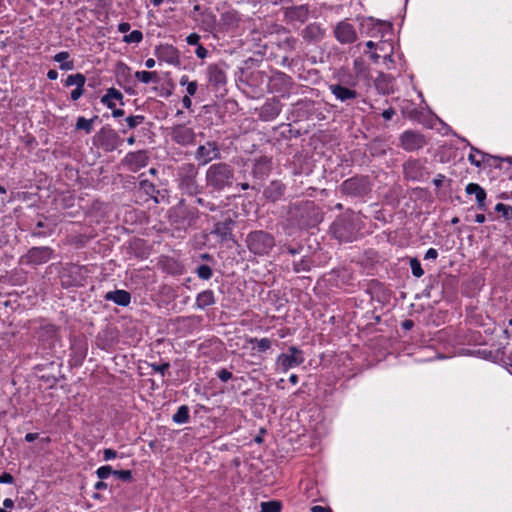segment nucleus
I'll return each instance as SVG.
<instances>
[{
	"label": "nucleus",
	"instance_id": "obj_1",
	"mask_svg": "<svg viewBox=\"0 0 512 512\" xmlns=\"http://www.w3.org/2000/svg\"><path fill=\"white\" fill-rule=\"evenodd\" d=\"M358 79L350 72L340 71L334 76V81L328 84V89L334 98L346 106L357 103L361 93L357 90Z\"/></svg>",
	"mask_w": 512,
	"mask_h": 512
},
{
	"label": "nucleus",
	"instance_id": "obj_2",
	"mask_svg": "<svg viewBox=\"0 0 512 512\" xmlns=\"http://www.w3.org/2000/svg\"><path fill=\"white\" fill-rule=\"evenodd\" d=\"M235 182V169L226 162L211 164L205 172L206 188L212 193L231 189Z\"/></svg>",
	"mask_w": 512,
	"mask_h": 512
},
{
	"label": "nucleus",
	"instance_id": "obj_3",
	"mask_svg": "<svg viewBox=\"0 0 512 512\" xmlns=\"http://www.w3.org/2000/svg\"><path fill=\"white\" fill-rule=\"evenodd\" d=\"M362 229V222L354 213L338 216L330 226V233L339 242H353Z\"/></svg>",
	"mask_w": 512,
	"mask_h": 512
},
{
	"label": "nucleus",
	"instance_id": "obj_4",
	"mask_svg": "<svg viewBox=\"0 0 512 512\" xmlns=\"http://www.w3.org/2000/svg\"><path fill=\"white\" fill-rule=\"evenodd\" d=\"M289 216L301 228L313 227L322 218L319 210L313 201H300L290 205Z\"/></svg>",
	"mask_w": 512,
	"mask_h": 512
},
{
	"label": "nucleus",
	"instance_id": "obj_5",
	"mask_svg": "<svg viewBox=\"0 0 512 512\" xmlns=\"http://www.w3.org/2000/svg\"><path fill=\"white\" fill-rule=\"evenodd\" d=\"M373 189V182L369 175L356 174L344 180L338 187V191L352 199H364Z\"/></svg>",
	"mask_w": 512,
	"mask_h": 512
},
{
	"label": "nucleus",
	"instance_id": "obj_6",
	"mask_svg": "<svg viewBox=\"0 0 512 512\" xmlns=\"http://www.w3.org/2000/svg\"><path fill=\"white\" fill-rule=\"evenodd\" d=\"M198 174V167L191 162L183 163L177 168L176 181L183 194L195 196L202 191L197 181Z\"/></svg>",
	"mask_w": 512,
	"mask_h": 512
},
{
	"label": "nucleus",
	"instance_id": "obj_7",
	"mask_svg": "<svg viewBox=\"0 0 512 512\" xmlns=\"http://www.w3.org/2000/svg\"><path fill=\"white\" fill-rule=\"evenodd\" d=\"M248 250L256 256L269 255L275 246L274 236L264 230L251 231L246 236Z\"/></svg>",
	"mask_w": 512,
	"mask_h": 512
},
{
	"label": "nucleus",
	"instance_id": "obj_8",
	"mask_svg": "<svg viewBox=\"0 0 512 512\" xmlns=\"http://www.w3.org/2000/svg\"><path fill=\"white\" fill-rule=\"evenodd\" d=\"M62 362L60 359L45 360L34 366V371L37 373L38 378L45 382L49 388H54L61 379H65L62 373Z\"/></svg>",
	"mask_w": 512,
	"mask_h": 512
},
{
	"label": "nucleus",
	"instance_id": "obj_9",
	"mask_svg": "<svg viewBox=\"0 0 512 512\" xmlns=\"http://www.w3.org/2000/svg\"><path fill=\"white\" fill-rule=\"evenodd\" d=\"M93 144L106 153H110L122 146L124 140L120 137V132L114 130L109 125L103 126L95 133L92 138Z\"/></svg>",
	"mask_w": 512,
	"mask_h": 512
},
{
	"label": "nucleus",
	"instance_id": "obj_10",
	"mask_svg": "<svg viewBox=\"0 0 512 512\" xmlns=\"http://www.w3.org/2000/svg\"><path fill=\"white\" fill-rule=\"evenodd\" d=\"M236 227L235 214L226 211L222 213L220 220L214 223L210 234L214 235L220 244L236 242L233 230Z\"/></svg>",
	"mask_w": 512,
	"mask_h": 512
},
{
	"label": "nucleus",
	"instance_id": "obj_11",
	"mask_svg": "<svg viewBox=\"0 0 512 512\" xmlns=\"http://www.w3.org/2000/svg\"><path fill=\"white\" fill-rule=\"evenodd\" d=\"M193 157L198 166H205L212 161L220 160L222 158L221 145L216 140H206L198 145Z\"/></svg>",
	"mask_w": 512,
	"mask_h": 512
},
{
	"label": "nucleus",
	"instance_id": "obj_12",
	"mask_svg": "<svg viewBox=\"0 0 512 512\" xmlns=\"http://www.w3.org/2000/svg\"><path fill=\"white\" fill-rule=\"evenodd\" d=\"M225 63H213L209 64L206 68V78L208 87L215 93L225 90L227 84V75L225 71Z\"/></svg>",
	"mask_w": 512,
	"mask_h": 512
},
{
	"label": "nucleus",
	"instance_id": "obj_13",
	"mask_svg": "<svg viewBox=\"0 0 512 512\" xmlns=\"http://www.w3.org/2000/svg\"><path fill=\"white\" fill-rule=\"evenodd\" d=\"M426 163V158H409L406 160L402 165L404 178L414 182L427 178L429 172L427 171Z\"/></svg>",
	"mask_w": 512,
	"mask_h": 512
},
{
	"label": "nucleus",
	"instance_id": "obj_14",
	"mask_svg": "<svg viewBox=\"0 0 512 512\" xmlns=\"http://www.w3.org/2000/svg\"><path fill=\"white\" fill-rule=\"evenodd\" d=\"M82 270V267L75 264L66 265L59 275L61 286L64 289L83 286L85 282V275Z\"/></svg>",
	"mask_w": 512,
	"mask_h": 512
},
{
	"label": "nucleus",
	"instance_id": "obj_15",
	"mask_svg": "<svg viewBox=\"0 0 512 512\" xmlns=\"http://www.w3.org/2000/svg\"><path fill=\"white\" fill-rule=\"evenodd\" d=\"M272 171V159L267 156H260L251 161L249 175L259 186L268 178Z\"/></svg>",
	"mask_w": 512,
	"mask_h": 512
},
{
	"label": "nucleus",
	"instance_id": "obj_16",
	"mask_svg": "<svg viewBox=\"0 0 512 512\" xmlns=\"http://www.w3.org/2000/svg\"><path fill=\"white\" fill-rule=\"evenodd\" d=\"M53 249L48 246L32 247L21 257V262L35 267L47 263L53 256Z\"/></svg>",
	"mask_w": 512,
	"mask_h": 512
},
{
	"label": "nucleus",
	"instance_id": "obj_17",
	"mask_svg": "<svg viewBox=\"0 0 512 512\" xmlns=\"http://www.w3.org/2000/svg\"><path fill=\"white\" fill-rule=\"evenodd\" d=\"M400 147L407 152L422 149L427 144L425 135L416 130H405L399 137Z\"/></svg>",
	"mask_w": 512,
	"mask_h": 512
},
{
	"label": "nucleus",
	"instance_id": "obj_18",
	"mask_svg": "<svg viewBox=\"0 0 512 512\" xmlns=\"http://www.w3.org/2000/svg\"><path fill=\"white\" fill-rule=\"evenodd\" d=\"M171 140L180 146L194 145L197 134L192 127L186 124H177L170 128L169 132Z\"/></svg>",
	"mask_w": 512,
	"mask_h": 512
},
{
	"label": "nucleus",
	"instance_id": "obj_19",
	"mask_svg": "<svg viewBox=\"0 0 512 512\" xmlns=\"http://www.w3.org/2000/svg\"><path fill=\"white\" fill-rule=\"evenodd\" d=\"M305 361L303 351L296 346H290L287 353H281L276 360V364L284 372L290 368L301 365Z\"/></svg>",
	"mask_w": 512,
	"mask_h": 512
},
{
	"label": "nucleus",
	"instance_id": "obj_20",
	"mask_svg": "<svg viewBox=\"0 0 512 512\" xmlns=\"http://www.w3.org/2000/svg\"><path fill=\"white\" fill-rule=\"evenodd\" d=\"M310 15V9L308 4H300L284 7L283 20L287 24L305 23Z\"/></svg>",
	"mask_w": 512,
	"mask_h": 512
},
{
	"label": "nucleus",
	"instance_id": "obj_21",
	"mask_svg": "<svg viewBox=\"0 0 512 512\" xmlns=\"http://www.w3.org/2000/svg\"><path fill=\"white\" fill-rule=\"evenodd\" d=\"M333 34L341 44H352L358 39L354 26L347 20L338 22L333 29Z\"/></svg>",
	"mask_w": 512,
	"mask_h": 512
},
{
	"label": "nucleus",
	"instance_id": "obj_22",
	"mask_svg": "<svg viewBox=\"0 0 512 512\" xmlns=\"http://www.w3.org/2000/svg\"><path fill=\"white\" fill-rule=\"evenodd\" d=\"M154 55L159 61H163L171 65L180 64L179 51L173 45L161 44L156 46L154 49Z\"/></svg>",
	"mask_w": 512,
	"mask_h": 512
},
{
	"label": "nucleus",
	"instance_id": "obj_23",
	"mask_svg": "<svg viewBox=\"0 0 512 512\" xmlns=\"http://www.w3.org/2000/svg\"><path fill=\"white\" fill-rule=\"evenodd\" d=\"M148 162L149 156L145 150L128 152L123 159V164L132 172H136L145 167Z\"/></svg>",
	"mask_w": 512,
	"mask_h": 512
},
{
	"label": "nucleus",
	"instance_id": "obj_24",
	"mask_svg": "<svg viewBox=\"0 0 512 512\" xmlns=\"http://www.w3.org/2000/svg\"><path fill=\"white\" fill-rule=\"evenodd\" d=\"M282 110L281 102L276 98L267 99L260 107L258 117L261 121H273L279 116Z\"/></svg>",
	"mask_w": 512,
	"mask_h": 512
},
{
	"label": "nucleus",
	"instance_id": "obj_25",
	"mask_svg": "<svg viewBox=\"0 0 512 512\" xmlns=\"http://www.w3.org/2000/svg\"><path fill=\"white\" fill-rule=\"evenodd\" d=\"M292 85V78L283 72H277L270 79V91L280 93L282 96L285 93H289V91L292 88Z\"/></svg>",
	"mask_w": 512,
	"mask_h": 512
},
{
	"label": "nucleus",
	"instance_id": "obj_26",
	"mask_svg": "<svg viewBox=\"0 0 512 512\" xmlns=\"http://www.w3.org/2000/svg\"><path fill=\"white\" fill-rule=\"evenodd\" d=\"M286 192V185L281 180H272L263 190V197L272 203L280 201Z\"/></svg>",
	"mask_w": 512,
	"mask_h": 512
},
{
	"label": "nucleus",
	"instance_id": "obj_27",
	"mask_svg": "<svg viewBox=\"0 0 512 512\" xmlns=\"http://www.w3.org/2000/svg\"><path fill=\"white\" fill-rule=\"evenodd\" d=\"M325 29L320 23L313 22L305 26L300 35L302 39L307 43H319L325 37Z\"/></svg>",
	"mask_w": 512,
	"mask_h": 512
},
{
	"label": "nucleus",
	"instance_id": "obj_28",
	"mask_svg": "<svg viewBox=\"0 0 512 512\" xmlns=\"http://www.w3.org/2000/svg\"><path fill=\"white\" fill-rule=\"evenodd\" d=\"M241 22V14L237 10H228L220 15V26L225 31L235 30Z\"/></svg>",
	"mask_w": 512,
	"mask_h": 512
},
{
	"label": "nucleus",
	"instance_id": "obj_29",
	"mask_svg": "<svg viewBox=\"0 0 512 512\" xmlns=\"http://www.w3.org/2000/svg\"><path fill=\"white\" fill-rule=\"evenodd\" d=\"M176 217L182 218V228L186 229L197 222L199 215L197 209L179 205L176 208Z\"/></svg>",
	"mask_w": 512,
	"mask_h": 512
},
{
	"label": "nucleus",
	"instance_id": "obj_30",
	"mask_svg": "<svg viewBox=\"0 0 512 512\" xmlns=\"http://www.w3.org/2000/svg\"><path fill=\"white\" fill-rule=\"evenodd\" d=\"M465 191L468 195H475L477 208L481 211L487 210V193L483 187L477 183H469L466 185Z\"/></svg>",
	"mask_w": 512,
	"mask_h": 512
},
{
	"label": "nucleus",
	"instance_id": "obj_31",
	"mask_svg": "<svg viewBox=\"0 0 512 512\" xmlns=\"http://www.w3.org/2000/svg\"><path fill=\"white\" fill-rule=\"evenodd\" d=\"M104 299L106 301H112L118 306L127 307L131 303V294L126 290L116 289L113 291H108L104 295Z\"/></svg>",
	"mask_w": 512,
	"mask_h": 512
},
{
	"label": "nucleus",
	"instance_id": "obj_32",
	"mask_svg": "<svg viewBox=\"0 0 512 512\" xmlns=\"http://www.w3.org/2000/svg\"><path fill=\"white\" fill-rule=\"evenodd\" d=\"M129 253L138 259H147L150 255V249L145 240L136 238L130 242Z\"/></svg>",
	"mask_w": 512,
	"mask_h": 512
},
{
	"label": "nucleus",
	"instance_id": "obj_33",
	"mask_svg": "<svg viewBox=\"0 0 512 512\" xmlns=\"http://www.w3.org/2000/svg\"><path fill=\"white\" fill-rule=\"evenodd\" d=\"M471 150L473 152H476L482 158V163H485L490 167L501 168L500 163L502 161L511 162L510 158H501L499 156H493L475 148L474 146H471Z\"/></svg>",
	"mask_w": 512,
	"mask_h": 512
},
{
	"label": "nucleus",
	"instance_id": "obj_34",
	"mask_svg": "<svg viewBox=\"0 0 512 512\" xmlns=\"http://www.w3.org/2000/svg\"><path fill=\"white\" fill-rule=\"evenodd\" d=\"M215 304V295L211 289L204 290L196 296L195 306L198 309H205Z\"/></svg>",
	"mask_w": 512,
	"mask_h": 512
},
{
	"label": "nucleus",
	"instance_id": "obj_35",
	"mask_svg": "<svg viewBox=\"0 0 512 512\" xmlns=\"http://www.w3.org/2000/svg\"><path fill=\"white\" fill-rule=\"evenodd\" d=\"M58 335V327L54 324H44L38 331L39 340H52Z\"/></svg>",
	"mask_w": 512,
	"mask_h": 512
},
{
	"label": "nucleus",
	"instance_id": "obj_36",
	"mask_svg": "<svg viewBox=\"0 0 512 512\" xmlns=\"http://www.w3.org/2000/svg\"><path fill=\"white\" fill-rule=\"evenodd\" d=\"M70 57V54L68 51H61L54 55L53 60L55 62H58L59 68L64 71L73 70L75 65L74 61L70 60L68 61V58Z\"/></svg>",
	"mask_w": 512,
	"mask_h": 512
},
{
	"label": "nucleus",
	"instance_id": "obj_37",
	"mask_svg": "<svg viewBox=\"0 0 512 512\" xmlns=\"http://www.w3.org/2000/svg\"><path fill=\"white\" fill-rule=\"evenodd\" d=\"M116 340L113 329H106L97 335L98 346L105 349L107 346H111Z\"/></svg>",
	"mask_w": 512,
	"mask_h": 512
},
{
	"label": "nucleus",
	"instance_id": "obj_38",
	"mask_svg": "<svg viewBox=\"0 0 512 512\" xmlns=\"http://www.w3.org/2000/svg\"><path fill=\"white\" fill-rule=\"evenodd\" d=\"M145 116L144 115H129L125 118L126 126L120 128L119 132L122 134H126L129 130H133L137 128L139 125L144 123Z\"/></svg>",
	"mask_w": 512,
	"mask_h": 512
},
{
	"label": "nucleus",
	"instance_id": "obj_39",
	"mask_svg": "<svg viewBox=\"0 0 512 512\" xmlns=\"http://www.w3.org/2000/svg\"><path fill=\"white\" fill-rule=\"evenodd\" d=\"M172 420L174 423L182 425L186 424L190 420V409L187 405H181L177 411L173 414Z\"/></svg>",
	"mask_w": 512,
	"mask_h": 512
},
{
	"label": "nucleus",
	"instance_id": "obj_40",
	"mask_svg": "<svg viewBox=\"0 0 512 512\" xmlns=\"http://www.w3.org/2000/svg\"><path fill=\"white\" fill-rule=\"evenodd\" d=\"M139 189L148 195L151 199H153L155 203H159V200L156 196L159 191L156 189V186L152 182L147 179H141L139 181Z\"/></svg>",
	"mask_w": 512,
	"mask_h": 512
},
{
	"label": "nucleus",
	"instance_id": "obj_41",
	"mask_svg": "<svg viewBox=\"0 0 512 512\" xmlns=\"http://www.w3.org/2000/svg\"><path fill=\"white\" fill-rule=\"evenodd\" d=\"M99 117L95 115L91 119H86L83 116H80L76 120L75 128L76 130H83L86 134H90L93 131V124Z\"/></svg>",
	"mask_w": 512,
	"mask_h": 512
},
{
	"label": "nucleus",
	"instance_id": "obj_42",
	"mask_svg": "<svg viewBox=\"0 0 512 512\" xmlns=\"http://www.w3.org/2000/svg\"><path fill=\"white\" fill-rule=\"evenodd\" d=\"M312 266V259L308 255L301 257L299 261H293V271L295 273L308 272Z\"/></svg>",
	"mask_w": 512,
	"mask_h": 512
},
{
	"label": "nucleus",
	"instance_id": "obj_43",
	"mask_svg": "<svg viewBox=\"0 0 512 512\" xmlns=\"http://www.w3.org/2000/svg\"><path fill=\"white\" fill-rule=\"evenodd\" d=\"M249 343L252 345V348L256 350L258 353H264L271 348L272 342L268 338H251Z\"/></svg>",
	"mask_w": 512,
	"mask_h": 512
},
{
	"label": "nucleus",
	"instance_id": "obj_44",
	"mask_svg": "<svg viewBox=\"0 0 512 512\" xmlns=\"http://www.w3.org/2000/svg\"><path fill=\"white\" fill-rule=\"evenodd\" d=\"M135 78L137 80H139L140 82L144 83V84H148L150 82H158L159 80V77H158V73L155 72V71H137L135 73Z\"/></svg>",
	"mask_w": 512,
	"mask_h": 512
},
{
	"label": "nucleus",
	"instance_id": "obj_45",
	"mask_svg": "<svg viewBox=\"0 0 512 512\" xmlns=\"http://www.w3.org/2000/svg\"><path fill=\"white\" fill-rule=\"evenodd\" d=\"M73 355L71 358V363L73 366H81L83 364L84 359L86 358V349L79 346H72Z\"/></svg>",
	"mask_w": 512,
	"mask_h": 512
},
{
	"label": "nucleus",
	"instance_id": "obj_46",
	"mask_svg": "<svg viewBox=\"0 0 512 512\" xmlns=\"http://www.w3.org/2000/svg\"><path fill=\"white\" fill-rule=\"evenodd\" d=\"M304 250V246L300 243H297V244H289V243H285L283 245L280 246V253L282 255L284 254H289L291 256H295V255H299L302 253V251Z\"/></svg>",
	"mask_w": 512,
	"mask_h": 512
},
{
	"label": "nucleus",
	"instance_id": "obj_47",
	"mask_svg": "<svg viewBox=\"0 0 512 512\" xmlns=\"http://www.w3.org/2000/svg\"><path fill=\"white\" fill-rule=\"evenodd\" d=\"M194 273L201 280H210L213 276V269L208 264H200L195 268Z\"/></svg>",
	"mask_w": 512,
	"mask_h": 512
},
{
	"label": "nucleus",
	"instance_id": "obj_48",
	"mask_svg": "<svg viewBox=\"0 0 512 512\" xmlns=\"http://www.w3.org/2000/svg\"><path fill=\"white\" fill-rule=\"evenodd\" d=\"M261 511L260 512H280L282 508V503L277 500H271L262 502L261 505Z\"/></svg>",
	"mask_w": 512,
	"mask_h": 512
},
{
	"label": "nucleus",
	"instance_id": "obj_49",
	"mask_svg": "<svg viewBox=\"0 0 512 512\" xmlns=\"http://www.w3.org/2000/svg\"><path fill=\"white\" fill-rule=\"evenodd\" d=\"M495 211L501 213V216L506 221H512V207L504 203H498L495 206Z\"/></svg>",
	"mask_w": 512,
	"mask_h": 512
},
{
	"label": "nucleus",
	"instance_id": "obj_50",
	"mask_svg": "<svg viewBox=\"0 0 512 512\" xmlns=\"http://www.w3.org/2000/svg\"><path fill=\"white\" fill-rule=\"evenodd\" d=\"M409 265L411 268L412 275L416 278H420L424 275V270L418 258H410Z\"/></svg>",
	"mask_w": 512,
	"mask_h": 512
},
{
	"label": "nucleus",
	"instance_id": "obj_51",
	"mask_svg": "<svg viewBox=\"0 0 512 512\" xmlns=\"http://www.w3.org/2000/svg\"><path fill=\"white\" fill-rule=\"evenodd\" d=\"M143 40V33L140 30H133L129 34L124 35L123 41L127 44L140 43Z\"/></svg>",
	"mask_w": 512,
	"mask_h": 512
},
{
	"label": "nucleus",
	"instance_id": "obj_52",
	"mask_svg": "<svg viewBox=\"0 0 512 512\" xmlns=\"http://www.w3.org/2000/svg\"><path fill=\"white\" fill-rule=\"evenodd\" d=\"M149 366L152 370L151 373H159V374H161L162 377H164L166 375V373L168 372V370L170 368L169 362H163L161 364L151 363V364H149Z\"/></svg>",
	"mask_w": 512,
	"mask_h": 512
},
{
	"label": "nucleus",
	"instance_id": "obj_53",
	"mask_svg": "<svg viewBox=\"0 0 512 512\" xmlns=\"http://www.w3.org/2000/svg\"><path fill=\"white\" fill-rule=\"evenodd\" d=\"M95 473L100 480H105L109 476L114 475V470L110 465H104L99 467Z\"/></svg>",
	"mask_w": 512,
	"mask_h": 512
},
{
	"label": "nucleus",
	"instance_id": "obj_54",
	"mask_svg": "<svg viewBox=\"0 0 512 512\" xmlns=\"http://www.w3.org/2000/svg\"><path fill=\"white\" fill-rule=\"evenodd\" d=\"M237 186L240 187V189L243 191L251 189L255 192H259L262 188L256 182H254L253 179H251V181H243L241 183H238Z\"/></svg>",
	"mask_w": 512,
	"mask_h": 512
},
{
	"label": "nucleus",
	"instance_id": "obj_55",
	"mask_svg": "<svg viewBox=\"0 0 512 512\" xmlns=\"http://www.w3.org/2000/svg\"><path fill=\"white\" fill-rule=\"evenodd\" d=\"M108 97L112 98L114 101L117 100L119 101L120 105L123 106L124 105V96L123 94L117 90L116 88L114 87H111L109 89H107L106 93H105Z\"/></svg>",
	"mask_w": 512,
	"mask_h": 512
},
{
	"label": "nucleus",
	"instance_id": "obj_56",
	"mask_svg": "<svg viewBox=\"0 0 512 512\" xmlns=\"http://www.w3.org/2000/svg\"><path fill=\"white\" fill-rule=\"evenodd\" d=\"M46 226V224L43 222V221H38L36 223V229H34L32 232H31V235L33 237H45V236H48L52 233V230H50L49 232H44V231H40L42 230V228H44Z\"/></svg>",
	"mask_w": 512,
	"mask_h": 512
},
{
	"label": "nucleus",
	"instance_id": "obj_57",
	"mask_svg": "<svg viewBox=\"0 0 512 512\" xmlns=\"http://www.w3.org/2000/svg\"><path fill=\"white\" fill-rule=\"evenodd\" d=\"M114 476L124 482H131L133 479L131 470H114Z\"/></svg>",
	"mask_w": 512,
	"mask_h": 512
},
{
	"label": "nucleus",
	"instance_id": "obj_58",
	"mask_svg": "<svg viewBox=\"0 0 512 512\" xmlns=\"http://www.w3.org/2000/svg\"><path fill=\"white\" fill-rule=\"evenodd\" d=\"M216 375L217 377L222 381V382H227L229 381L230 379H232L233 377V374L232 372H230L228 369L226 368H222L220 370H218L216 372Z\"/></svg>",
	"mask_w": 512,
	"mask_h": 512
},
{
	"label": "nucleus",
	"instance_id": "obj_59",
	"mask_svg": "<svg viewBox=\"0 0 512 512\" xmlns=\"http://www.w3.org/2000/svg\"><path fill=\"white\" fill-rule=\"evenodd\" d=\"M195 202L198 205L205 207L210 211H215L217 209V206L214 203H212L210 201H206L205 199L200 198V197L196 198Z\"/></svg>",
	"mask_w": 512,
	"mask_h": 512
},
{
	"label": "nucleus",
	"instance_id": "obj_60",
	"mask_svg": "<svg viewBox=\"0 0 512 512\" xmlns=\"http://www.w3.org/2000/svg\"><path fill=\"white\" fill-rule=\"evenodd\" d=\"M200 35L197 34V33H191L189 34L187 37H186V42L188 45H195V46H198V44H200Z\"/></svg>",
	"mask_w": 512,
	"mask_h": 512
},
{
	"label": "nucleus",
	"instance_id": "obj_61",
	"mask_svg": "<svg viewBox=\"0 0 512 512\" xmlns=\"http://www.w3.org/2000/svg\"><path fill=\"white\" fill-rule=\"evenodd\" d=\"M476 154H477L476 152H473V151L471 150V153L468 155V160L470 161V163H471L472 165H474L475 167L480 168V167L482 166V164H483V163H482V158L480 157V159H478V158L476 157Z\"/></svg>",
	"mask_w": 512,
	"mask_h": 512
},
{
	"label": "nucleus",
	"instance_id": "obj_62",
	"mask_svg": "<svg viewBox=\"0 0 512 512\" xmlns=\"http://www.w3.org/2000/svg\"><path fill=\"white\" fill-rule=\"evenodd\" d=\"M101 103L103 105H105L108 109H111V110L116 107L114 100L112 98L108 97L106 94H104L101 97Z\"/></svg>",
	"mask_w": 512,
	"mask_h": 512
},
{
	"label": "nucleus",
	"instance_id": "obj_63",
	"mask_svg": "<svg viewBox=\"0 0 512 512\" xmlns=\"http://www.w3.org/2000/svg\"><path fill=\"white\" fill-rule=\"evenodd\" d=\"M195 54L198 58L204 59L208 56L209 52L202 44H198Z\"/></svg>",
	"mask_w": 512,
	"mask_h": 512
},
{
	"label": "nucleus",
	"instance_id": "obj_64",
	"mask_svg": "<svg viewBox=\"0 0 512 512\" xmlns=\"http://www.w3.org/2000/svg\"><path fill=\"white\" fill-rule=\"evenodd\" d=\"M117 457V451L111 448H106L103 450V458L105 461L114 459Z\"/></svg>",
	"mask_w": 512,
	"mask_h": 512
}]
</instances>
